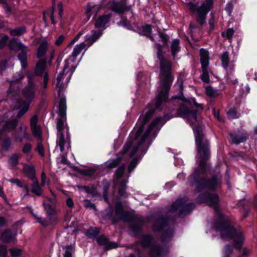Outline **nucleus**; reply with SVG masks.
<instances>
[{"instance_id": "obj_1", "label": "nucleus", "mask_w": 257, "mask_h": 257, "mask_svg": "<svg viewBox=\"0 0 257 257\" xmlns=\"http://www.w3.org/2000/svg\"><path fill=\"white\" fill-rule=\"evenodd\" d=\"M170 87L169 86L168 89L166 90L163 84L161 82L160 92L157 96L155 106L150 108H146L145 109L146 112L143 122L137 131L134 139L133 140L130 139L127 140L121 151L122 155L127 154L131 158L138 151H140L142 153L146 151V147L144 144L146 139L151 132H153L155 134L158 132L164 124V122L162 118L157 117L150 124L148 130L146 132H143L144 125L152 117L155 110L160 107L162 102L167 101Z\"/></svg>"}, {"instance_id": "obj_2", "label": "nucleus", "mask_w": 257, "mask_h": 257, "mask_svg": "<svg viewBox=\"0 0 257 257\" xmlns=\"http://www.w3.org/2000/svg\"><path fill=\"white\" fill-rule=\"evenodd\" d=\"M66 112V99L62 98L59 105V116L60 118L57 123V145L60 148L61 152L65 151V145L67 150L70 148V137L69 129L64 124Z\"/></svg>"}, {"instance_id": "obj_3", "label": "nucleus", "mask_w": 257, "mask_h": 257, "mask_svg": "<svg viewBox=\"0 0 257 257\" xmlns=\"http://www.w3.org/2000/svg\"><path fill=\"white\" fill-rule=\"evenodd\" d=\"M195 133V142L197 146V150L199 155V168H197L192 177L196 179L199 175L200 170L203 171L205 166V159H207L210 155L209 150L208 141L204 138L201 128L199 126H195L193 128Z\"/></svg>"}, {"instance_id": "obj_4", "label": "nucleus", "mask_w": 257, "mask_h": 257, "mask_svg": "<svg viewBox=\"0 0 257 257\" xmlns=\"http://www.w3.org/2000/svg\"><path fill=\"white\" fill-rule=\"evenodd\" d=\"M157 49V57L160 60V82L163 84L166 90L171 86L173 76L172 74V63L165 59L162 55V51L161 46L156 44Z\"/></svg>"}, {"instance_id": "obj_5", "label": "nucleus", "mask_w": 257, "mask_h": 257, "mask_svg": "<svg viewBox=\"0 0 257 257\" xmlns=\"http://www.w3.org/2000/svg\"><path fill=\"white\" fill-rule=\"evenodd\" d=\"M216 230L220 232L221 236L223 239L234 237V246L235 248L239 249L242 244L243 235L241 232L236 233L235 229L226 224L219 225L217 222L215 224Z\"/></svg>"}, {"instance_id": "obj_6", "label": "nucleus", "mask_w": 257, "mask_h": 257, "mask_svg": "<svg viewBox=\"0 0 257 257\" xmlns=\"http://www.w3.org/2000/svg\"><path fill=\"white\" fill-rule=\"evenodd\" d=\"M213 1L205 0L201 6L199 7L191 3L188 4V6L190 11L197 13L196 20L200 25H203L205 23L206 15L212 8Z\"/></svg>"}, {"instance_id": "obj_7", "label": "nucleus", "mask_w": 257, "mask_h": 257, "mask_svg": "<svg viewBox=\"0 0 257 257\" xmlns=\"http://www.w3.org/2000/svg\"><path fill=\"white\" fill-rule=\"evenodd\" d=\"M192 103L197 107L203 109L202 106L197 103L194 99H192L190 101H186L185 103L180 105V107L177 110V116L182 117L188 119L191 124H195L197 121V112L196 111L191 110L188 108L187 105L191 104Z\"/></svg>"}, {"instance_id": "obj_8", "label": "nucleus", "mask_w": 257, "mask_h": 257, "mask_svg": "<svg viewBox=\"0 0 257 257\" xmlns=\"http://www.w3.org/2000/svg\"><path fill=\"white\" fill-rule=\"evenodd\" d=\"M187 200L185 198H179L177 199L171 205L169 212H175L174 216L176 215L180 216L183 213H188L191 208L194 207V203L186 204Z\"/></svg>"}, {"instance_id": "obj_9", "label": "nucleus", "mask_w": 257, "mask_h": 257, "mask_svg": "<svg viewBox=\"0 0 257 257\" xmlns=\"http://www.w3.org/2000/svg\"><path fill=\"white\" fill-rule=\"evenodd\" d=\"M11 50L16 52L22 51V53L19 55V59L22 63V67L25 68L27 65V52L28 51V47L24 45L21 42L17 39H12L9 44Z\"/></svg>"}, {"instance_id": "obj_10", "label": "nucleus", "mask_w": 257, "mask_h": 257, "mask_svg": "<svg viewBox=\"0 0 257 257\" xmlns=\"http://www.w3.org/2000/svg\"><path fill=\"white\" fill-rule=\"evenodd\" d=\"M199 203H206L207 205L210 207H213L216 209L219 202L218 195L215 193H205L203 194H200L197 199Z\"/></svg>"}, {"instance_id": "obj_11", "label": "nucleus", "mask_w": 257, "mask_h": 257, "mask_svg": "<svg viewBox=\"0 0 257 257\" xmlns=\"http://www.w3.org/2000/svg\"><path fill=\"white\" fill-rule=\"evenodd\" d=\"M24 77V76L22 72H18L13 75L8 92L9 96H15L19 93L20 88V84Z\"/></svg>"}, {"instance_id": "obj_12", "label": "nucleus", "mask_w": 257, "mask_h": 257, "mask_svg": "<svg viewBox=\"0 0 257 257\" xmlns=\"http://www.w3.org/2000/svg\"><path fill=\"white\" fill-rule=\"evenodd\" d=\"M108 8L111 11L120 14L126 11H128L131 7L126 5V0H121L118 2L112 0L108 3Z\"/></svg>"}, {"instance_id": "obj_13", "label": "nucleus", "mask_w": 257, "mask_h": 257, "mask_svg": "<svg viewBox=\"0 0 257 257\" xmlns=\"http://www.w3.org/2000/svg\"><path fill=\"white\" fill-rule=\"evenodd\" d=\"M220 184V179L216 177H213L212 179L206 181L205 179H201L199 181L197 190L198 191L205 188L213 190L215 189Z\"/></svg>"}, {"instance_id": "obj_14", "label": "nucleus", "mask_w": 257, "mask_h": 257, "mask_svg": "<svg viewBox=\"0 0 257 257\" xmlns=\"http://www.w3.org/2000/svg\"><path fill=\"white\" fill-rule=\"evenodd\" d=\"M36 89V85L33 82H29L28 85L22 91L23 96L26 99L25 102H27L29 105L35 96Z\"/></svg>"}, {"instance_id": "obj_15", "label": "nucleus", "mask_w": 257, "mask_h": 257, "mask_svg": "<svg viewBox=\"0 0 257 257\" xmlns=\"http://www.w3.org/2000/svg\"><path fill=\"white\" fill-rule=\"evenodd\" d=\"M46 67V61L44 60L39 61L35 68V73L38 75H42L44 74L43 76V88L46 89L48 86V83L49 81V77L48 73L45 70Z\"/></svg>"}, {"instance_id": "obj_16", "label": "nucleus", "mask_w": 257, "mask_h": 257, "mask_svg": "<svg viewBox=\"0 0 257 257\" xmlns=\"http://www.w3.org/2000/svg\"><path fill=\"white\" fill-rule=\"evenodd\" d=\"M43 206L50 221H51L52 216L58 213V211L56 208V203L43 201Z\"/></svg>"}, {"instance_id": "obj_17", "label": "nucleus", "mask_w": 257, "mask_h": 257, "mask_svg": "<svg viewBox=\"0 0 257 257\" xmlns=\"http://www.w3.org/2000/svg\"><path fill=\"white\" fill-rule=\"evenodd\" d=\"M28 127L26 125L21 124L18 129V132L14 135L16 140L22 142L24 140L30 139V135L27 132Z\"/></svg>"}, {"instance_id": "obj_18", "label": "nucleus", "mask_w": 257, "mask_h": 257, "mask_svg": "<svg viewBox=\"0 0 257 257\" xmlns=\"http://www.w3.org/2000/svg\"><path fill=\"white\" fill-rule=\"evenodd\" d=\"M169 252L167 248H161L159 245L153 246L150 250V257H162L166 255Z\"/></svg>"}, {"instance_id": "obj_19", "label": "nucleus", "mask_w": 257, "mask_h": 257, "mask_svg": "<svg viewBox=\"0 0 257 257\" xmlns=\"http://www.w3.org/2000/svg\"><path fill=\"white\" fill-rule=\"evenodd\" d=\"M91 35L90 36H86L85 40V42L87 45V48L90 47L102 35V30H93L91 31Z\"/></svg>"}, {"instance_id": "obj_20", "label": "nucleus", "mask_w": 257, "mask_h": 257, "mask_svg": "<svg viewBox=\"0 0 257 257\" xmlns=\"http://www.w3.org/2000/svg\"><path fill=\"white\" fill-rule=\"evenodd\" d=\"M112 15L110 13L104 14L99 16L95 21L94 26L96 28H105V25L110 20Z\"/></svg>"}, {"instance_id": "obj_21", "label": "nucleus", "mask_w": 257, "mask_h": 257, "mask_svg": "<svg viewBox=\"0 0 257 257\" xmlns=\"http://www.w3.org/2000/svg\"><path fill=\"white\" fill-rule=\"evenodd\" d=\"M230 136L231 138V143L237 145L243 142L247 138V135L246 133L240 131H238L236 133L231 134Z\"/></svg>"}, {"instance_id": "obj_22", "label": "nucleus", "mask_w": 257, "mask_h": 257, "mask_svg": "<svg viewBox=\"0 0 257 257\" xmlns=\"http://www.w3.org/2000/svg\"><path fill=\"white\" fill-rule=\"evenodd\" d=\"M174 220V217L169 219L164 217H160L155 222L153 229L156 231L161 230L164 229L166 225L169 223L173 222Z\"/></svg>"}, {"instance_id": "obj_23", "label": "nucleus", "mask_w": 257, "mask_h": 257, "mask_svg": "<svg viewBox=\"0 0 257 257\" xmlns=\"http://www.w3.org/2000/svg\"><path fill=\"white\" fill-rule=\"evenodd\" d=\"M29 105L27 102L24 101L22 99H18L16 101V107L17 108H21L17 115V118L22 117L29 110Z\"/></svg>"}, {"instance_id": "obj_24", "label": "nucleus", "mask_w": 257, "mask_h": 257, "mask_svg": "<svg viewBox=\"0 0 257 257\" xmlns=\"http://www.w3.org/2000/svg\"><path fill=\"white\" fill-rule=\"evenodd\" d=\"M96 240L99 245L104 246L106 249L115 248L118 246L116 242L109 241L107 238L103 236L98 237Z\"/></svg>"}, {"instance_id": "obj_25", "label": "nucleus", "mask_w": 257, "mask_h": 257, "mask_svg": "<svg viewBox=\"0 0 257 257\" xmlns=\"http://www.w3.org/2000/svg\"><path fill=\"white\" fill-rule=\"evenodd\" d=\"M33 182L31 185V192L38 196H41L43 195L44 191L43 190V187L44 186H42V185L39 182L38 179L32 181Z\"/></svg>"}, {"instance_id": "obj_26", "label": "nucleus", "mask_w": 257, "mask_h": 257, "mask_svg": "<svg viewBox=\"0 0 257 257\" xmlns=\"http://www.w3.org/2000/svg\"><path fill=\"white\" fill-rule=\"evenodd\" d=\"M88 48L87 44L85 42H82L79 44L76 45L73 51L71 56L70 57L69 60L71 59L72 61L80 54L81 52L85 48Z\"/></svg>"}, {"instance_id": "obj_27", "label": "nucleus", "mask_w": 257, "mask_h": 257, "mask_svg": "<svg viewBox=\"0 0 257 257\" xmlns=\"http://www.w3.org/2000/svg\"><path fill=\"white\" fill-rule=\"evenodd\" d=\"M23 171L25 175L32 181L37 179L36 177V171L33 166L25 165L23 168Z\"/></svg>"}, {"instance_id": "obj_28", "label": "nucleus", "mask_w": 257, "mask_h": 257, "mask_svg": "<svg viewBox=\"0 0 257 257\" xmlns=\"http://www.w3.org/2000/svg\"><path fill=\"white\" fill-rule=\"evenodd\" d=\"M115 209L116 214L119 217L122 218L125 220H129V219L131 218V215L128 212L122 214L123 207L121 203H117Z\"/></svg>"}, {"instance_id": "obj_29", "label": "nucleus", "mask_w": 257, "mask_h": 257, "mask_svg": "<svg viewBox=\"0 0 257 257\" xmlns=\"http://www.w3.org/2000/svg\"><path fill=\"white\" fill-rule=\"evenodd\" d=\"M200 61L201 66L208 67L209 64V54L207 51L201 49L200 50Z\"/></svg>"}, {"instance_id": "obj_30", "label": "nucleus", "mask_w": 257, "mask_h": 257, "mask_svg": "<svg viewBox=\"0 0 257 257\" xmlns=\"http://www.w3.org/2000/svg\"><path fill=\"white\" fill-rule=\"evenodd\" d=\"M18 122V120L17 119H14L7 121L3 127V130L5 131L10 132L17 127Z\"/></svg>"}, {"instance_id": "obj_31", "label": "nucleus", "mask_w": 257, "mask_h": 257, "mask_svg": "<svg viewBox=\"0 0 257 257\" xmlns=\"http://www.w3.org/2000/svg\"><path fill=\"white\" fill-rule=\"evenodd\" d=\"M48 49V43L46 41H42L37 51V57L39 58H43Z\"/></svg>"}, {"instance_id": "obj_32", "label": "nucleus", "mask_w": 257, "mask_h": 257, "mask_svg": "<svg viewBox=\"0 0 257 257\" xmlns=\"http://www.w3.org/2000/svg\"><path fill=\"white\" fill-rule=\"evenodd\" d=\"M68 62L69 60H66L65 61V64L63 68V70L62 72H61L59 73V74L58 75L57 77V83H56V86L57 87H59L60 88L63 87V83L62 82H61L62 79H63L64 75V71L65 69H67L69 67L68 65Z\"/></svg>"}, {"instance_id": "obj_33", "label": "nucleus", "mask_w": 257, "mask_h": 257, "mask_svg": "<svg viewBox=\"0 0 257 257\" xmlns=\"http://www.w3.org/2000/svg\"><path fill=\"white\" fill-rule=\"evenodd\" d=\"M172 55L175 58L177 53L180 51L179 41L178 39L174 40L171 45Z\"/></svg>"}, {"instance_id": "obj_34", "label": "nucleus", "mask_w": 257, "mask_h": 257, "mask_svg": "<svg viewBox=\"0 0 257 257\" xmlns=\"http://www.w3.org/2000/svg\"><path fill=\"white\" fill-rule=\"evenodd\" d=\"M173 231L171 228L164 232L161 237V241L163 242L169 241L173 235Z\"/></svg>"}, {"instance_id": "obj_35", "label": "nucleus", "mask_w": 257, "mask_h": 257, "mask_svg": "<svg viewBox=\"0 0 257 257\" xmlns=\"http://www.w3.org/2000/svg\"><path fill=\"white\" fill-rule=\"evenodd\" d=\"M121 161V158L119 157L115 159L109 160L107 162V167L112 169L116 167Z\"/></svg>"}, {"instance_id": "obj_36", "label": "nucleus", "mask_w": 257, "mask_h": 257, "mask_svg": "<svg viewBox=\"0 0 257 257\" xmlns=\"http://www.w3.org/2000/svg\"><path fill=\"white\" fill-rule=\"evenodd\" d=\"M222 66L224 68H227L229 62V53L228 52H224L221 56Z\"/></svg>"}, {"instance_id": "obj_37", "label": "nucleus", "mask_w": 257, "mask_h": 257, "mask_svg": "<svg viewBox=\"0 0 257 257\" xmlns=\"http://www.w3.org/2000/svg\"><path fill=\"white\" fill-rule=\"evenodd\" d=\"M152 240L153 238L151 236L149 235H144L141 240V244L144 247H148L152 242Z\"/></svg>"}, {"instance_id": "obj_38", "label": "nucleus", "mask_w": 257, "mask_h": 257, "mask_svg": "<svg viewBox=\"0 0 257 257\" xmlns=\"http://www.w3.org/2000/svg\"><path fill=\"white\" fill-rule=\"evenodd\" d=\"M202 69V73L200 75L201 80L205 83H208L209 82V77L208 74V71L207 70L208 67H204L201 66Z\"/></svg>"}, {"instance_id": "obj_39", "label": "nucleus", "mask_w": 257, "mask_h": 257, "mask_svg": "<svg viewBox=\"0 0 257 257\" xmlns=\"http://www.w3.org/2000/svg\"><path fill=\"white\" fill-rule=\"evenodd\" d=\"M26 31L25 27H21L15 29L10 30V33L11 35L15 36H21L25 33Z\"/></svg>"}, {"instance_id": "obj_40", "label": "nucleus", "mask_w": 257, "mask_h": 257, "mask_svg": "<svg viewBox=\"0 0 257 257\" xmlns=\"http://www.w3.org/2000/svg\"><path fill=\"white\" fill-rule=\"evenodd\" d=\"M125 165L122 164L117 168L114 173V179L118 180L123 175Z\"/></svg>"}, {"instance_id": "obj_41", "label": "nucleus", "mask_w": 257, "mask_h": 257, "mask_svg": "<svg viewBox=\"0 0 257 257\" xmlns=\"http://www.w3.org/2000/svg\"><path fill=\"white\" fill-rule=\"evenodd\" d=\"M12 231L10 230H7L3 233V234L2 235V237H1V239L4 242H9L10 241V240L12 238Z\"/></svg>"}, {"instance_id": "obj_42", "label": "nucleus", "mask_w": 257, "mask_h": 257, "mask_svg": "<svg viewBox=\"0 0 257 257\" xmlns=\"http://www.w3.org/2000/svg\"><path fill=\"white\" fill-rule=\"evenodd\" d=\"M65 252L64 257H72V252L74 251V246L72 245H66L64 247Z\"/></svg>"}, {"instance_id": "obj_43", "label": "nucleus", "mask_w": 257, "mask_h": 257, "mask_svg": "<svg viewBox=\"0 0 257 257\" xmlns=\"http://www.w3.org/2000/svg\"><path fill=\"white\" fill-rule=\"evenodd\" d=\"M227 115L229 119H235L238 118L240 114L234 108H231L227 112Z\"/></svg>"}, {"instance_id": "obj_44", "label": "nucleus", "mask_w": 257, "mask_h": 257, "mask_svg": "<svg viewBox=\"0 0 257 257\" xmlns=\"http://www.w3.org/2000/svg\"><path fill=\"white\" fill-rule=\"evenodd\" d=\"M33 135L40 139L41 137V131L39 125L30 126Z\"/></svg>"}, {"instance_id": "obj_45", "label": "nucleus", "mask_w": 257, "mask_h": 257, "mask_svg": "<svg viewBox=\"0 0 257 257\" xmlns=\"http://www.w3.org/2000/svg\"><path fill=\"white\" fill-rule=\"evenodd\" d=\"M95 168H90L86 169L81 170L80 173L85 176H91L93 175L96 172Z\"/></svg>"}, {"instance_id": "obj_46", "label": "nucleus", "mask_w": 257, "mask_h": 257, "mask_svg": "<svg viewBox=\"0 0 257 257\" xmlns=\"http://www.w3.org/2000/svg\"><path fill=\"white\" fill-rule=\"evenodd\" d=\"M94 7L95 5L91 3H89L87 5L85 10V15L87 16L88 20H89L92 14V11L93 10Z\"/></svg>"}, {"instance_id": "obj_47", "label": "nucleus", "mask_w": 257, "mask_h": 257, "mask_svg": "<svg viewBox=\"0 0 257 257\" xmlns=\"http://www.w3.org/2000/svg\"><path fill=\"white\" fill-rule=\"evenodd\" d=\"M205 93L208 96L212 97L217 95V91L211 86H208L205 89Z\"/></svg>"}, {"instance_id": "obj_48", "label": "nucleus", "mask_w": 257, "mask_h": 257, "mask_svg": "<svg viewBox=\"0 0 257 257\" xmlns=\"http://www.w3.org/2000/svg\"><path fill=\"white\" fill-rule=\"evenodd\" d=\"M19 156L17 154H14L10 157L9 163L12 166L15 167L17 165L18 163Z\"/></svg>"}, {"instance_id": "obj_49", "label": "nucleus", "mask_w": 257, "mask_h": 257, "mask_svg": "<svg viewBox=\"0 0 257 257\" xmlns=\"http://www.w3.org/2000/svg\"><path fill=\"white\" fill-rule=\"evenodd\" d=\"M99 233V230L98 228H90L88 230L87 232V234L88 236H89L90 237H93L97 235H98Z\"/></svg>"}, {"instance_id": "obj_50", "label": "nucleus", "mask_w": 257, "mask_h": 257, "mask_svg": "<svg viewBox=\"0 0 257 257\" xmlns=\"http://www.w3.org/2000/svg\"><path fill=\"white\" fill-rule=\"evenodd\" d=\"M126 182L125 180L121 181L118 187V193L120 196H123L125 192Z\"/></svg>"}, {"instance_id": "obj_51", "label": "nucleus", "mask_w": 257, "mask_h": 257, "mask_svg": "<svg viewBox=\"0 0 257 257\" xmlns=\"http://www.w3.org/2000/svg\"><path fill=\"white\" fill-rule=\"evenodd\" d=\"M3 148L5 150H8L11 146V140L9 137L6 138L3 142Z\"/></svg>"}, {"instance_id": "obj_52", "label": "nucleus", "mask_w": 257, "mask_h": 257, "mask_svg": "<svg viewBox=\"0 0 257 257\" xmlns=\"http://www.w3.org/2000/svg\"><path fill=\"white\" fill-rule=\"evenodd\" d=\"M84 206L85 208H90L93 209L95 211H96V208L94 204L92 203L90 200L88 199H84L83 200Z\"/></svg>"}, {"instance_id": "obj_53", "label": "nucleus", "mask_w": 257, "mask_h": 257, "mask_svg": "<svg viewBox=\"0 0 257 257\" xmlns=\"http://www.w3.org/2000/svg\"><path fill=\"white\" fill-rule=\"evenodd\" d=\"M234 33V31L232 28L228 29L226 34L222 33V36L223 37H225L228 40L231 41L232 39V36Z\"/></svg>"}, {"instance_id": "obj_54", "label": "nucleus", "mask_w": 257, "mask_h": 257, "mask_svg": "<svg viewBox=\"0 0 257 257\" xmlns=\"http://www.w3.org/2000/svg\"><path fill=\"white\" fill-rule=\"evenodd\" d=\"M138 160L137 158H134L133 159V160L131 162L130 165L128 168V171L131 173L134 169L136 167L138 164Z\"/></svg>"}, {"instance_id": "obj_55", "label": "nucleus", "mask_w": 257, "mask_h": 257, "mask_svg": "<svg viewBox=\"0 0 257 257\" xmlns=\"http://www.w3.org/2000/svg\"><path fill=\"white\" fill-rule=\"evenodd\" d=\"M23 189V192L24 194L23 197H25L27 196H30V189L29 186L26 182L24 183V184L23 185V187H21Z\"/></svg>"}, {"instance_id": "obj_56", "label": "nucleus", "mask_w": 257, "mask_h": 257, "mask_svg": "<svg viewBox=\"0 0 257 257\" xmlns=\"http://www.w3.org/2000/svg\"><path fill=\"white\" fill-rule=\"evenodd\" d=\"M33 216L37 219L38 221L43 226H46L48 225V222L45 220V218L42 217H39L37 215L33 214Z\"/></svg>"}, {"instance_id": "obj_57", "label": "nucleus", "mask_w": 257, "mask_h": 257, "mask_svg": "<svg viewBox=\"0 0 257 257\" xmlns=\"http://www.w3.org/2000/svg\"><path fill=\"white\" fill-rule=\"evenodd\" d=\"M232 247L230 245H226L224 249V256L229 257L232 253Z\"/></svg>"}, {"instance_id": "obj_58", "label": "nucleus", "mask_w": 257, "mask_h": 257, "mask_svg": "<svg viewBox=\"0 0 257 257\" xmlns=\"http://www.w3.org/2000/svg\"><path fill=\"white\" fill-rule=\"evenodd\" d=\"M83 34V31L79 32L76 36V37L70 42L69 44L68 45V47H71L76 42H77L79 39Z\"/></svg>"}, {"instance_id": "obj_59", "label": "nucleus", "mask_w": 257, "mask_h": 257, "mask_svg": "<svg viewBox=\"0 0 257 257\" xmlns=\"http://www.w3.org/2000/svg\"><path fill=\"white\" fill-rule=\"evenodd\" d=\"M8 181L12 183L16 184L18 187L21 188L23 187V185L24 184V183L26 182L25 181H21L20 180L18 179H9L8 180Z\"/></svg>"}, {"instance_id": "obj_60", "label": "nucleus", "mask_w": 257, "mask_h": 257, "mask_svg": "<svg viewBox=\"0 0 257 257\" xmlns=\"http://www.w3.org/2000/svg\"><path fill=\"white\" fill-rule=\"evenodd\" d=\"M38 117L37 114L33 115L30 119V126L38 125Z\"/></svg>"}, {"instance_id": "obj_61", "label": "nucleus", "mask_w": 257, "mask_h": 257, "mask_svg": "<svg viewBox=\"0 0 257 257\" xmlns=\"http://www.w3.org/2000/svg\"><path fill=\"white\" fill-rule=\"evenodd\" d=\"M22 250L19 249L13 248L10 250L11 254L13 256H19L21 254Z\"/></svg>"}, {"instance_id": "obj_62", "label": "nucleus", "mask_w": 257, "mask_h": 257, "mask_svg": "<svg viewBox=\"0 0 257 257\" xmlns=\"http://www.w3.org/2000/svg\"><path fill=\"white\" fill-rule=\"evenodd\" d=\"M37 151L42 156H44V150L42 144L40 143H38L37 147Z\"/></svg>"}, {"instance_id": "obj_63", "label": "nucleus", "mask_w": 257, "mask_h": 257, "mask_svg": "<svg viewBox=\"0 0 257 257\" xmlns=\"http://www.w3.org/2000/svg\"><path fill=\"white\" fill-rule=\"evenodd\" d=\"M32 149V145L30 143H26L24 146L22 151L24 153H27L30 152Z\"/></svg>"}, {"instance_id": "obj_64", "label": "nucleus", "mask_w": 257, "mask_h": 257, "mask_svg": "<svg viewBox=\"0 0 257 257\" xmlns=\"http://www.w3.org/2000/svg\"><path fill=\"white\" fill-rule=\"evenodd\" d=\"M65 37L63 35H60L56 39L55 42V44L58 46H60L64 42Z\"/></svg>"}]
</instances>
